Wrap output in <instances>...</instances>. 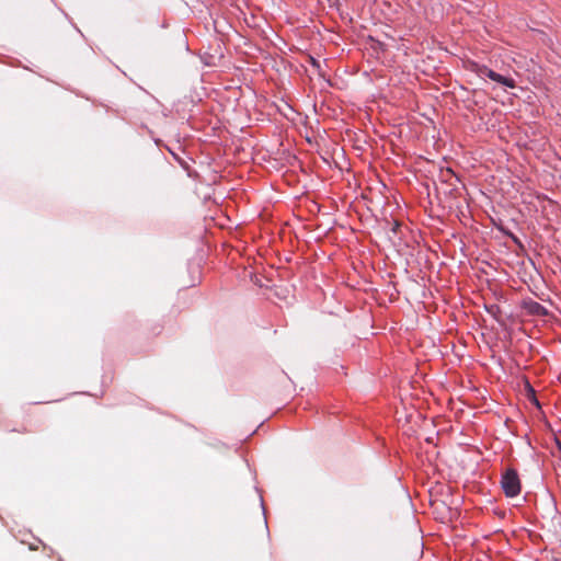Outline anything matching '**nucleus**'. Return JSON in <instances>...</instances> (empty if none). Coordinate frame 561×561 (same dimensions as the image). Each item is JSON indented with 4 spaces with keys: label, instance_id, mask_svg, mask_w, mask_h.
Masks as SVG:
<instances>
[{
    "label": "nucleus",
    "instance_id": "obj_1",
    "mask_svg": "<svg viewBox=\"0 0 561 561\" xmlns=\"http://www.w3.org/2000/svg\"><path fill=\"white\" fill-rule=\"evenodd\" d=\"M467 69L477 73L480 78H484V77H488L490 78L491 80L506 87V88H515L516 87V83L515 81L512 79V78H508V77H505V76H502L495 71H493L492 69H490L489 67H486L485 65H480L476 61H469L468 65H467Z\"/></svg>",
    "mask_w": 561,
    "mask_h": 561
},
{
    "label": "nucleus",
    "instance_id": "obj_5",
    "mask_svg": "<svg viewBox=\"0 0 561 561\" xmlns=\"http://www.w3.org/2000/svg\"><path fill=\"white\" fill-rule=\"evenodd\" d=\"M557 447H558V450L560 451L561 454V442L560 440H557Z\"/></svg>",
    "mask_w": 561,
    "mask_h": 561
},
{
    "label": "nucleus",
    "instance_id": "obj_3",
    "mask_svg": "<svg viewBox=\"0 0 561 561\" xmlns=\"http://www.w3.org/2000/svg\"><path fill=\"white\" fill-rule=\"evenodd\" d=\"M442 174L445 176H450V178H456V175L454 174V172L450 170V169H447L445 172H442Z\"/></svg>",
    "mask_w": 561,
    "mask_h": 561
},
{
    "label": "nucleus",
    "instance_id": "obj_4",
    "mask_svg": "<svg viewBox=\"0 0 561 561\" xmlns=\"http://www.w3.org/2000/svg\"><path fill=\"white\" fill-rule=\"evenodd\" d=\"M543 309H545V308H543L541 305H539V304H535V308H534V311H535V312H539L540 310H543Z\"/></svg>",
    "mask_w": 561,
    "mask_h": 561
},
{
    "label": "nucleus",
    "instance_id": "obj_2",
    "mask_svg": "<svg viewBox=\"0 0 561 561\" xmlns=\"http://www.w3.org/2000/svg\"><path fill=\"white\" fill-rule=\"evenodd\" d=\"M502 489L506 496L514 497L520 492V481L517 471L514 469H507L501 480Z\"/></svg>",
    "mask_w": 561,
    "mask_h": 561
}]
</instances>
